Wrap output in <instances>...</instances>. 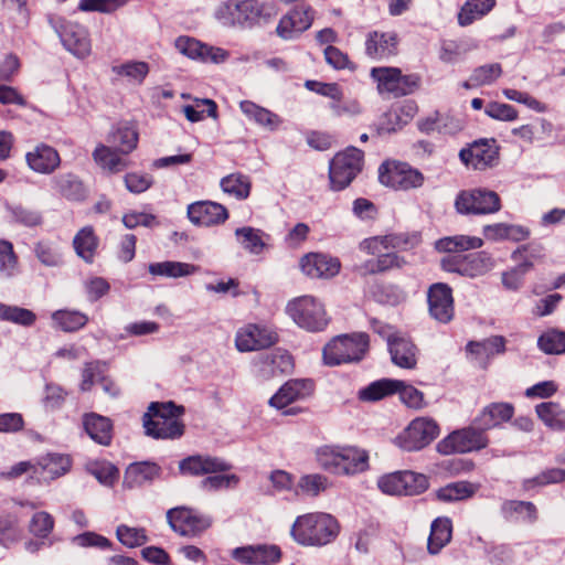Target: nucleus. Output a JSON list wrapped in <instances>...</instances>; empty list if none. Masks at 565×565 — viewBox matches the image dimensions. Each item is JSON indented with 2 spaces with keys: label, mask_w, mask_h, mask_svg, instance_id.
<instances>
[{
  "label": "nucleus",
  "mask_w": 565,
  "mask_h": 565,
  "mask_svg": "<svg viewBox=\"0 0 565 565\" xmlns=\"http://www.w3.org/2000/svg\"><path fill=\"white\" fill-rule=\"evenodd\" d=\"M501 512L507 520L521 519L531 524L539 520V510L531 501L505 500L501 505Z\"/></svg>",
  "instance_id": "nucleus-44"
},
{
  "label": "nucleus",
  "mask_w": 565,
  "mask_h": 565,
  "mask_svg": "<svg viewBox=\"0 0 565 565\" xmlns=\"http://www.w3.org/2000/svg\"><path fill=\"white\" fill-rule=\"evenodd\" d=\"M341 446H321L316 450L318 466L331 473L339 475Z\"/></svg>",
  "instance_id": "nucleus-58"
},
{
  "label": "nucleus",
  "mask_w": 565,
  "mask_h": 565,
  "mask_svg": "<svg viewBox=\"0 0 565 565\" xmlns=\"http://www.w3.org/2000/svg\"><path fill=\"white\" fill-rule=\"evenodd\" d=\"M0 320L30 327L36 321V315L25 308L0 303Z\"/></svg>",
  "instance_id": "nucleus-57"
},
{
  "label": "nucleus",
  "mask_w": 565,
  "mask_h": 565,
  "mask_svg": "<svg viewBox=\"0 0 565 565\" xmlns=\"http://www.w3.org/2000/svg\"><path fill=\"white\" fill-rule=\"evenodd\" d=\"M119 542L127 547L141 546L147 542V534L143 527H132L121 524L116 530Z\"/></svg>",
  "instance_id": "nucleus-63"
},
{
  "label": "nucleus",
  "mask_w": 565,
  "mask_h": 565,
  "mask_svg": "<svg viewBox=\"0 0 565 565\" xmlns=\"http://www.w3.org/2000/svg\"><path fill=\"white\" fill-rule=\"evenodd\" d=\"M537 347L545 354H565V331L558 328H548L539 337Z\"/></svg>",
  "instance_id": "nucleus-52"
},
{
  "label": "nucleus",
  "mask_w": 565,
  "mask_h": 565,
  "mask_svg": "<svg viewBox=\"0 0 565 565\" xmlns=\"http://www.w3.org/2000/svg\"><path fill=\"white\" fill-rule=\"evenodd\" d=\"M511 258L525 273L532 270L535 264H541L545 259L544 246L536 242H530L519 246L511 255Z\"/></svg>",
  "instance_id": "nucleus-40"
},
{
  "label": "nucleus",
  "mask_w": 565,
  "mask_h": 565,
  "mask_svg": "<svg viewBox=\"0 0 565 565\" xmlns=\"http://www.w3.org/2000/svg\"><path fill=\"white\" fill-rule=\"evenodd\" d=\"M175 47L189 58L202 63H223L228 57V53L225 50L207 45L185 35L179 36L175 40Z\"/></svg>",
  "instance_id": "nucleus-24"
},
{
  "label": "nucleus",
  "mask_w": 565,
  "mask_h": 565,
  "mask_svg": "<svg viewBox=\"0 0 565 565\" xmlns=\"http://www.w3.org/2000/svg\"><path fill=\"white\" fill-rule=\"evenodd\" d=\"M186 216L196 226L214 227L224 224L230 217V212L221 203L204 200L189 204Z\"/></svg>",
  "instance_id": "nucleus-21"
},
{
  "label": "nucleus",
  "mask_w": 565,
  "mask_h": 565,
  "mask_svg": "<svg viewBox=\"0 0 565 565\" xmlns=\"http://www.w3.org/2000/svg\"><path fill=\"white\" fill-rule=\"evenodd\" d=\"M121 222L128 230H134L138 226L154 227L159 225L158 217L154 214L136 210L124 213Z\"/></svg>",
  "instance_id": "nucleus-64"
},
{
  "label": "nucleus",
  "mask_w": 565,
  "mask_h": 565,
  "mask_svg": "<svg viewBox=\"0 0 565 565\" xmlns=\"http://www.w3.org/2000/svg\"><path fill=\"white\" fill-rule=\"evenodd\" d=\"M382 492L392 495H416L428 489V478L414 471H396L382 476L379 479Z\"/></svg>",
  "instance_id": "nucleus-14"
},
{
  "label": "nucleus",
  "mask_w": 565,
  "mask_h": 565,
  "mask_svg": "<svg viewBox=\"0 0 565 565\" xmlns=\"http://www.w3.org/2000/svg\"><path fill=\"white\" fill-rule=\"evenodd\" d=\"M440 267L447 273L477 278L490 273L495 267V259L486 250L465 255H447L441 258Z\"/></svg>",
  "instance_id": "nucleus-9"
},
{
  "label": "nucleus",
  "mask_w": 565,
  "mask_h": 565,
  "mask_svg": "<svg viewBox=\"0 0 565 565\" xmlns=\"http://www.w3.org/2000/svg\"><path fill=\"white\" fill-rule=\"evenodd\" d=\"M50 22L58 32L64 46L74 55L84 58L92 52L88 31L78 23H71L62 17H51Z\"/></svg>",
  "instance_id": "nucleus-16"
},
{
  "label": "nucleus",
  "mask_w": 565,
  "mask_h": 565,
  "mask_svg": "<svg viewBox=\"0 0 565 565\" xmlns=\"http://www.w3.org/2000/svg\"><path fill=\"white\" fill-rule=\"evenodd\" d=\"M369 347L370 338L366 333L338 335L323 348V361L327 365L358 362L366 354Z\"/></svg>",
  "instance_id": "nucleus-5"
},
{
  "label": "nucleus",
  "mask_w": 565,
  "mask_h": 565,
  "mask_svg": "<svg viewBox=\"0 0 565 565\" xmlns=\"http://www.w3.org/2000/svg\"><path fill=\"white\" fill-rule=\"evenodd\" d=\"M235 235L243 248L252 254H260L266 247L265 234L258 228L250 226L239 227L235 231Z\"/></svg>",
  "instance_id": "nucleus-54"
},
{
  "label": "nucleus",
  "mask_w": 565,
  "mask_h": 565,
  "mask_svg": "<svg viewBox=\"0 0 565 565\" xmlns=\"http://www.w3.org/2000/svg\"><path fill=\"white\" fill-rule=\"evenodd\" d=\"M396 394L399 395L401 402L408 408L420 411L428 405L425 394L404 381H402V385L396 390Z\"/></svg>",
  "instance_id": "nucleus-60"
},
{
  "label": "nucleus",
  "mask_w": 565,
  "mask_h": 565,
  "mask_svg": "<svg viewBox=\"0 0 565 565\" xmlns=\"http://www.w3.org/2000/svg\"><path fill=\"white\" fill-rule=\"evenodd\" d=\"M315 11L310 6H298L284 14L276 28V34L284 40L297 38L313 23Z\"/></svg>",
  "instance_id": "nucleus-22"
},
{
  "label": "nucleus",
  "mask_w": 565,
  "mask_h": 565,
  "mask_svg": "<svg viewBox=\"0 0 565 565\" xmlns=\"http://www.w3.org/2000/svg\"><path fill=\"white\" fill-rule=\"evenodd\" d=\"M418 113V105L415 100H404L399 104L394 105L387 113L391 124H393L392 130H397L407 125Z\"/></svg>",
  "instance_id": "nucleus-53"
},
{
  "label": "nucleus",
  "mask_w": 565,
  "mask_h": 565,
  "mask_svg": "<svg viewBox=\"0 0 565 565\" xmlns=\"http://www.w3.org/2000/svg\"><path fill=\"white\" fill-rule=\"evenodd\" d=\"M232 466L225 460L212 456H190L180 462L182 473L203 476L228 471Z\"/></svg>",
  "instance_id": "nucleus-29"
},
{
  "label": "nucleus",
  "mask_w": 565,
  "mask_h": 565,
  "mask_svg": "<svg viewBox=\"0 0 565 565\" xmlns=\"http://www.w3.org/2000/svg\"><path fill=\"white\" fill-rule=\"evenodd\" d=\"M341 532L339 520L327 512L298 515L291 526L292 539L302 546L322 547L333 543Z\"/></svg>",
  "instance_id": "nucleus-1"
},
{
  "label": "nucleus",
  "mask_w": 565,
  "mask_h": 565,
  "mask_svg": "<svg viewBox=\"0 0 565 565\" xmlns=\"http://www.w3.org/2000/svg\"><path fill=\"white\" fill-rule=\"evenodd\" d=\"M364 167V152L356 147H348L337 152L329 163V183L332 191H342L361 173Z\"/></svg>",
  "instance_id": "nucleus-6"
},
{
  "label": "nucleus",
  "mask_w": 565,
  "mask_h": 565,
  "mask_svg": "<svg viewBox=\"0 0 565 565\" xmlns=\"http://www.w3.org/2000/svg\"><path fill=\"white\" fill-rule=\"evenodd\" d=\"M148 270L153 276L180 278L196 274L200 267L189 263L166 260L151 263Z\"/></svg>",
  "instance_id": "nucleus-46"
},
{
  "label": "nucleus",
  "mask_w": 565,
  "mask_h": 565,
  "mask_svg": "<svg viewBox=\"0 0 565 565\" xmlns=\"http://www.w3.org/2000/svg\"><path fill=\"white\" fill-rule=\"evenodd\" d=\"M455 207L463 215H490L499 212L502 203L497 192L476 188L460 191L456 196Z\"/></svg>",
  "instance_id": "nucleus-10"
},
{
  "label": "nucleus",
  "mask_w": 565,
  "mask_h": 565,
  "mask_svg": "<svg viewBox=\"0 0 565 565\" xmlns=\"http://www.w3.org/2000/svg\"><path fill=\"white\" fill-rule=\"evenodd\" d=\"M93 159L97 166L109 173H119L130 166V161L126 158L119 148H111L104 143H98L93 151Z\"/></svg>",
  "instance_id": "nucleus-33"
},
{
  "label": "nucleus",
  "mask_w": 565,
  "mask_h": 565,
  "mask_svg": "<svg viewBox=\"0 0 565 565\" xmlns=\"http://www.w3.org/2000/svg\"><path fill=\"white\" fill-rule=\"evenodd\" d=\"M220 185L226 194L232 195L239 201L246 200L252 190V182L249 178L239 172L231 173L222 178Z\"/></svg>",
  "instance_id": "nucleus-51"
},
{
  "label": "nucleus",
  "mask_w": 565,
  "mask_h": 565,
  "mask_svg": "<svg viewBox=\"0 0 565 565\" xmlns=\"http://www.w3.org/2000/svg\"><path fill=\"white\" fill-rule=\"evenodd\" d=\"M150 67L143 61H129L120 65L113 66V72L118 76H124L132 82L141 84L149 74Z\"/></svg>",
  "instance_id": "nucleus-59"
},
{
  "label": "nucleus",
  "mask_w": 565,
  "mask_h": 565,
  "mask_svg": "<svg viewBox=\"0 0 565 565\" xmlns=\"http://www.w3.org/2000/svg\"><path fill=\"white\" fill-rule=\"evenodd\" d=\"M339 466V475L362 472L369 468V455L365 450L356 447L341 446Z\"/></svg>",
  "instance_id": "nucleus-38"
},
{
  "label": "nucleus",
  "mask_w": 565,
  "mask_h": 565,
  "mask_svg": "<svg viewBox=\"0 0 565 565\" xmlns=\"http://www.w3.org/2000/svg\"><path fill=\"white\" fill-rule=\"evenodd\" d=\"M481 237L470 235H454L439 238L435 242V249L439 253L454 255L457 253L477 250L483 246Z\"/></svg>",
  "instance_id": "nucleus-37"
},
{
  "label": "nucleus",
  "mask_w": 565,
  "mask_h": 565,
  "mask_svg": "<svg viewBox=\"0 0 565 565\" xmlns=\"http://www.w3.org/2000/svg\"><path fill=\"white\" fill-rule=\"evenodd\" d=\"M83 426L88 436L99 445L109 446L114 436L113 422L96 413L85 414Z\"/></svg>",
  "instance_id": "nucleus-35"
},
{
  "label": "nucleus",
  "mask_w": 565,
  "mask_h": 565,
  "mask_svg": "<svg viewBox=\"0 0 565 565\" xmlns=\"http://www.w3.org/2000/svg\"><path fill=\"white\" fill-rule=\"evenodd\" d=\"M565 482V469L548 468L535 477L524 479L521 483L524 491H531L539 487Z\"/></svg>",
  "instance_id": "nucleus-55"
},
{
  "label": "nucleus",
  "mask_w": 565,
  "mask_h": 565,
  "mask_svg": "<svg viewBox=\"0 0 565 565\" xmlns=\"http://www.w3.org/2000/svg\"><path fill=\"white\" fill-rule=\"evenodd\" d=\"M287 312L300 328L311 332L323 331L330 322L324 305L310 295L291 300Z\"/></svg>",
  "instance_id": "nucleus-7"
},
{
  "label": "nucleus",
  "mask_w": 565,
  "mask_h": 565,
  "mask_svg": "<svg viewBox=\"0 0 565 565\" xmlns=\"http://www.w3.org/2000/svg\"><path fill=\"white\" fill-rule=\"evenodd\" d=\"M266 9L267 4L259 0H227L218 7L216 17L227 25L253 28L262 20L270 19Z\"/></svg>",
  "instance_id": "nucleus-4"
},
{
  "label": "nucleus",
  "mask_w": 565,
  "mask_h": 565,
  "mask_svg": "<svg viewBox=\"0 0 565 565\" xmlns=\"http://www.w3.org/2000/svg\"><path fill=\"white\" fill-rule=\"evenodd\" d=\"M331 483L324 475L309 473L299 478L296 484V494L302 497L316 498L326 492Z\"/></svg>",
  "instance_id": "nucleus-50"
},
{
  "label": "nucleus",
  "mask_w": 565,
  "mask_h": 565,
  "mask_svg": "<svg viewBox=\"0 0 565 565\" xmlns=\"http://www.w3.org/2000/svg\"><path fill=\"white\" fill-rule=\"evenodd\" d=\"M401 41L395 30H371L365 34L364 54L372 61H390L399 54Z\"/></svg>",
  "instance_id": "nucleus-15"
},
{
  "label": "nucleus",
  "mask_w": 565,
  "mask_h": 565,
  "mask_svg": "<svg viewBox=\"0 0 565 565\" xmlns=\"http://www.w3.org/2000/svg\"><path fill=\"white\" fill-rule=\"evenodd\" d=\"M497 4L495 0H468L458 12L460 26H468L487 15Z\"/></svg>",
  "instance_id": "nucleus-48"
},
{
  "label": "nucleus",
  "mask_w": 565,
  "mask_h": 565,
  "mask_svg": "<svg viewBox=\"0 0 565 565\" xmlns=\"http://www.w3.org/2000/svg\"><path fill=\"white\" fill-rule=\"evenodd\" d=\"M459 159L469 169L484 171L498 163L499 147L494 139L475 140L460 150Z\"/></svg>",
  "instance_id": "nucleus-18"
},
{
  "label": "nucleus",
  "mask_w": 565,
  "mask_h": 565,
  "mask_svg": "<svg viewBox=\"0 0 565 565\" xmlns=\"http://www.w3.org/2000/svg\"><path fill=\"white\" fill-rule=\"evenodd\" d=\"M370 78L380 96L401 98L416 94L423 86L419 73H404L397 66H375L370 70Z\"/></svg>",
  "instance_id": "nucleus-3"
},
{
  "label": "nucleus",
  "mask_w": 565,
  "mask_h": 565,
  "mask_svg": "<svg viewBox=\"0 0 565 565\" xmlns=\"http://www.w3.org/2000/svg\"><path fill=\"white\" fill-rule=\"evenodd\" d=\"M316 385L309 379H292L287 381L269 399V405L284 409L290 404L311 396Z\"/></svg>",
  "instance_id": "nucleus-25"
},
{
  "label": "nucleus",
  "mask_w": 565,
  "mask_h": 565,
  "mask_svg": "<svg viewBox=\"0 0 565 565\" xmlns=\"http://www.w3.org/2000/svg\"><path fill=\"white\" fill-rule=\"evenodd\" d=\"M239 108L248 119L254 120L256 124L269 128L270 130L278 128L281 122L278 115L252 100H242L239 103Z\"/></svg>",
  "instance_id": "nucleus-49"
},
{
  "label": "nucleus",
  "mask_w": 565,
  "mask_h": 565,
  "mask_svg": "<svg viewBox=\"0 0 565 565\" xmlns=\"http://www.w3.org/2000/svg\"><path fill=\"white\" fill-rule=\"evenodd\" d=\"M341 262L329 254L310 252L299 259L302 274L311 279H331L341 270Z\"/></svg>",
  "instance_id": "nucleus-20"
},
{
  "label": "nucleus",
  "mask_w": 565,
  "mask_h": 565,
  "mask_svg": "<svg viewBox=\"0 0 565 565\" xmlns=\"http://www.w3.org/2000/svg\"><path fill=\"white\" fill-rule=\"evenodd\" d=\"M195 105H185L182 111L185 118L191 122H198L205 118V116L216 118L217 117V105L213 99L195 98Z\"/></svg>",
  "instance_id": "nucleus-56"
},
{
  "label": "nucleus",
  "mask_w": 565,
  "mask_h": 565,
  "mask_svg": "<svg viewBox=\"0 0 565 565\" xmlns=\"http://www.w3.org/2000/svg\"><path fill=\"white\" fill-rule=\"evenodd\" d=\"M452 537V523L449 518H437L430 526L427 550L430 554H438Z\"/></svg>",
  "instance_id": "nucleus-41"
},
{
  "label": "nucleus",
  "mask_w": 565,
  "mask_h": 565,
  "mask_svg": "<svg viewBox=\"0 0 565 565\" xmlns=\"http://www.w3.org/2000/svg\"><path fill=\"white\" fill-rule=\"evenodd\" d=\"M53 326L67 333L83 329L89 321L86 313L79 310L60 309L51 315Z\"/></svg>",
  "instance_id": "nucleus-43"
},
{
  "label": "nucleus",
  "mask_w": 565,
  "mask_h": 565,
  "mask_svg": "<svg viewBox=\"0 0 565 565\" xmlns=\"http://www.w3.org/2000/svg\"><path fill=\"white\" fill-rule=\"evenodd\" d=\"M379 181L395 191H409L420 188L425 177L408 162L386 160L379 168Z\"/></svg>",
  "instance_id": "nucleus-8"
},
{
  "label": "nucleus",
  "mask_w": 565,
  "mask_h": 565,
  "mask_svg": "<svg viewBox=\"0 0 565 565\" xmlns=\"http://www.w3.org/2000/svg\"><path fill=\"white\" fill-rule=\"evenodd\" d=\"M72 458L67 455L47 454L36 459L38 482H49L66 475L72 468Z\"/></svg>",
  "instance_id": "nucleus-30"
},
{
  "label": "nucleus",
  "mask_w": 565,
  "mask_h": 565,
  "mask_svg": "<svg viewBox=\"0 0 565 565\" xmlns=\"http://www.w3.org/2000/svg\"><path fill=\"white\" fill-rule=\"evenodd\" d=\"M19 266V257L9 241L0 239V273L7 277L13 276Z\"/></svg>",
  "instance_id": "nucleus-62"
},
{
  "label": "nucleus",
  "mask_w": 565,
  "mask_h": 565,
  "mask_svg": "<svg viewBox=\"0 0 565 565\" xmlns=\"http://www.w3.org/2000/svg\"><path fill=\"white\" fill-rule=\"evenodd\" d=\"M388 351L396 366L406 370L416 369L420 350L411 338L398 334L390 337Z\"/></svg>",
  "instance_id": "nucleus-27"
},
{
  "label": "nucleus",
  "mask_w": 565,
  "mask_h": 565,
  "mask_svg": "<svg viewBox=\"0 0 565 565\" xmlns=\"http://www.w3.org/2000/svg\"><path fill=\"white\" fill-rule=\"evenodd\" d=\"M184 408L173 402H152L142 416L147 436L154 439H175L183 435L184 425L180 420Z\"/></svg>",
  "instance_id": "nucleus-2"
},
{
  "label": "nucleus",
  "mask_w": 565,
  "mask_h": 565,
  "mask_svg": "<svg viewBox=\"0 0 565 565\" xmlns=\"http://www.w3.org/2000/svg\"><path fill=\"white\" fill-rule=\"evenodd\" d=\"M420 243L422 235L418 232H398L367 237L360 243L359 247L369 255H376L382 250H393L398 254L415 249Z\"/></svg>",
  "instance_id": "nucleus-13"
},
{
  "label": "nucleus",
  "mask_w": 565,
  "mask_h": 565,
  "mask_svg": "<svg viewBox=\"0 0 565 565\" xmlns=\"http://www.w3.org/2000/svg\"><path fill=\"white\" fill-rule=\"evenodd\" d=\"M507 340L502 335H492L482 341H470L466 345V351L478 361L482 367H487L491 359L505 352Z\"/></svg>",
  "instance_id": "nucleus-31"
},
{
  "label": "nucleus",
  "mask_w": 565,
  "mask_h": 565,
  "mask_svg": "<svg viewBox=\"0 0 565 565\" xmlns=\"http://www.w3.org/2000/svg\"><path fill=\"white\" fill-rule=\"evenodd\" d=\"M167 520L175 533L188 537L201 535L212 524L207 516L186 507L170 509L167 512Z\"/></svg>",
  "instance_id": "nucleus-17"
},
{
  "label": "nucleus",
  "mask_w": 565,
  "mask_h": 565,
  "mask_svg": "<svg viewBox=\"0 0 565 565\" xmlns=\"http://www.w3.org/2000/svg\"><path fill=\"white\" fill-rule=\"evenodd\" d=\"M514 415V406L511 403H491L486 406L479 416L476 417L475 424L480 426L486 433L489 429L501 426L509 422Z\"/></svg>",
  "instance_id": "nucleus-32"
},
{
  "label": "nucleus",
  "mask_w": 565,
  "mask_h": 565,
  "mask_svg": "<svg viewBox=\"0 0 565 565\" xmlns=\"http://www.w3.org/2000/svg\"><path fill=\"white\" fill-rule=\"evenodd\" d=\"M479 489L478 484L469 481H456L439 488L437 500L446 503L462 501L472 498Z\"/></svg>",
  "instance_id": "nucleus-45"
},
{
  "label": "nucleus",
  "mask_w": 565,
  "mask_h": 565,
  "mask_svg": "<svg viewBox=\"0 0 565 565\" xmlns=\"http://www.w3.org/2000/svg\"><path fill=\"white\" fill-rule=\"evenodd\" d=\"M429 315L440 323H448L455 316L452 289L445 282L433 284L427 291Z\"/></svg>",
  "instance_id": "nucleus-23"
},
{
  "label": "nucleus",
  "mask_w": 565,
  "mask_h": 565,
  "mask_svg": "<svg viewBox=\"0 0 565 565\" xmlns=\"http://www.w3.org/2000/svg\"><path fill=\"white\" fill-rule=\"evenodd\" d=\"M108 142L119 148L124 154L131 153L138 147L139 134L129 122L118 124L108 135Z\"/></svg>",
  "instance_id": "nucleus-39"
},
{
  "label": "nucleus",
  "mask_w": 565,
  "mask_h": 565,
  "mask_svg": "<svg viewBox=\"0 0 565 565\" xmlns=\"http://www.w3.org/2000/svg\"><path fill=\"white\" fill-rule=\"evenodd\" d=\"M401 385V380H377L361 388L358 393V397L362 402H379L385 397H390L396 394V390Z\"/></svg>",
  "instance_id": "nucleus-42"
},
{
  "label": "nucleus",
  "mask_w": 565,
  "mask_h": 565,
  "mask_svg": "<svg viewBox=\"0 0 565 565\" xmlns=\"http://www.w3.org/2000/svg\"><path fill=\"white\" fill-rule=\"evenodd\" d=\"M26 166L40 174H51L61 166L60 152L52 146L40 142L25 153Z\"/></svg>",
  "instance_id": "nucleus-26"
},
{
  "label": "nucleus",
  "mask_w": 565,
  "mask_h": 565,
  "mask_svg": "<svg viewBox=\"0 0 565 565\" xmlns=\"http://www.w3.org/2000/svg\"><path fill=\"white\" fill-rule=\"evenodd\" d=\"M489 444L487 433L477 425L452 431L437 444L441 455L466 454L486 448Z\"/></svg>",
  "instance_id": "nucleus-11"
},
{
  "label": "nucleus",
  "mask_w": 565,
  "mask_h": 565,
  "mask_svg": "<svg viewBox=\"0 0 565 565\" xmlns=\"http://www.w3.org/2000/svg\"><path fill=\"white\" fill-rule=\"evenodd\" d=\"M454 118L447 114H443L440 111H435L422 119L418 120L417 127L418 129L429 135L434 131L443 132L447 131L449 122H452Z\"/></svg>",
  "instance_id": "nucleus-61"
},
{
  "label": "nucleus",
  "mask_w": 565,
  "mask_h": 565,
  "mask_svg": "<svg viewBox=\"0 0 565 565\" xmlns=\"http://www.w3.org/2000/svg\"><path fill=\"white\" fill-rule=\"evenodd\" d=\"M257 365L260 375L268 379L292 372L295 363L290 353L282 349H276L262 355Z\"/></svg>",
  "instance_id": "nucleus-28"
},
{
  "label": "nucleus",
  "mask_w": 565,
  "mask_h": 565,
  "mask_svg": "<svg viewBox=\"0 0 565 565\" xmlns=\"http://www.w3.org/2000/svg\"><path fill=\"white\" fill-rule=\"evenodd\" d=\"M440 433L439 425L430 417H416L396 437L398 447L406 451H417L431 444Z\"/></svg>",
  "instance_id": "nucleus-12"
},
{
  "label": "nucleus",
  "mask_w": 565,
  "mask_h": 565,
  "mask_svg": "<svg viewBox=\"0 0 565 565\" xmlns=\"http://www.w3.org/2000/svg\"><path fill=\"white\" fill-rule=\"evenodd\" d=\"M406 265V260L397 253L388 252L380 254L376 258L369 259L358 267L362 276L380 275L393 269H401Z\"/></svg>",
  "instance_id": "nucleus-36"
},
{
  "label": "nucleus",
  "mask_w": 565,
  "mask_h": 565,
  "mask_svg": "<svg viewBox=\"0 0 565 565\" xmlns=\"http://www.w3.org/2000/svg\"><path fill=\"white\" fill-rule=\"evenodd\" d=\"M535 413L546 427L565 431V409L556 402H543L535 406Z\"/></svg>",
  "instance_id": "nucleus-47"
},
{
  "label": "nucleus",
  "mask_w": 565,
  "mask_h": 565,
  "mask_svg": "<svg viewBox=\"0 0 565 565\" xmlns=\"http://www.w3.org/2000/svg\"><path fill=\"white\" fill-rule=\"evenodd\" d=\"M278 341V333L273 328L248 323L236 332L235 347L239 352H250L270 348Z\"/></svg>",
  "instance_id": "nucleus-19"
},
{
  "label": "nucleus",
  "mask_w": 565,
  "mask_h": 565,
  "mask_svg": "<svg viewBox=\"0 0 565 565\" xmlns=\"http://www.w3.org/2000/svg\"><path fill=\"white\" fill-rule=\"evenodd\" d=\"M100 238L94 226L82 227L73 238V248L76 255L87 264H93L99 249Z\"/></svg>",
  "instance_id": "nucleus-34"
}]
</instances>
